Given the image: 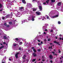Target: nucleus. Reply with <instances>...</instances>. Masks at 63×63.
<instances>
[{
	"label": "nucleus",
	"mask_w": 63,
	"mask_h": 63,
	"mask_svg": "<svg viewBox=\"0 0 63 63\" xmlns=\"http://www.w3.org/2000/svg\"><path fill=\"white\" fill-rule=\"evenodd\" d=\"M10 14H8L5 16V17H6V18H9V17H10Z\"/></svg>",
	"instance_id": "nucleus-6"
},
{
	"label": "nucleus",
	"mask_w": 63,
	"mask_h": 63,
	"mask_svg": "<svg viewBox=\"0 0 63 63\" xmlns=\"http://www.w3.org/2000/svg\"><path fill=\"white\" fill-rule=\"evenodd\" d=\"M51 48V47H49V48Z\"/></svg>",
	"instance_id": "nucleus-64"
},
{
	"label": "nucleus",
	"mask_w": 63,
	"mask_h": 63,
	"mask_svg": "<svg viewBox=\"0 0 63 63\" xmlns=\"http://www.w3.org/2000/svg\"><path fill=\"white\" fill-rule=\"evenodd\" d=\"M3 44H6V43H5V42H4L3 43Z\"/></svg>",
	"instance_id": "nucleus-48"
},
{
	"label": "nucleus",
	"mask_w": 63,
	"mask_h": 63,
	"mask_svg": "<svg viewBox=\"0 0 63 63\" xmlns=\"http://www.w3.org/2000/svg\"><path fill=\"white\" fill-rule=\"evenodd\" d=\"M52 46H51V49H52Z\"/></svg>",
	"instance_id": "nucleus-51"
},
{
	"label": "nucleus",
	"mask_w": 63,
	"mask_h": 63,
	"mask_svg": "<svg viewBox=\"0 0 63 63\" xmlns=\"http://www.w3.org/2000/svg\"><path fill=\"white\" fill-rule=\"evenodd\" d=\"M43 42L42 41L41 42V44H43Z\"/></svg>",
	"instance_id": "nucleus-53"
},
{
	"label": "nucleus",
	"mask_w": 63,
	"mask_h": 63,
	"mask_svg": "<svg viewBox=\"0 0 63 63\" xmlns=\"http://www.w3.org/2000/svg\"><path fill=\"white\" fill-rule=\"evenodd\" d=\"M45 31H47V29H46V30H45Z\"/></svg>",
	"instance_id": "nucleus-45"
},
{
	"label": "nucleus",
	"mask_w": 63,
	"mask_h": 63,
	"mask_svg": "<svg viewBox=\"0 0 63 63\" xmlns=\"http://www.w3.org/2000/svg\"><path fill=\"white\" fill-rule=\"evenodd\" d=\"M32 48L33 49H34V47H32Z\"/></svg>",
	"instance_id": "nucleus-43"
},
{
	"label": "nucleus",
	"mask_w": 63,
	"mask_h": 63,
	"mask_svg": "<svg viewBox=\"0 0 63 63\" xmlns=\"http://www.w3.org/2000/svg\"><path fill=\"white\" fill-rule=\"evenodd\" d=\"M47 41H50V38H49L47 39Z\"/></svg>",
	"instance_id": "nucleus-18"
},
{
	"label": "nucleus",
	"mask_w": 63,
	"mask_h": 63,
	"mask_svg": "<svg viewBox=\"0 0 63 63\" xmlns=\"http://www.w3.org/2000/svg\"><path fill=\"white\" fill-rule=\"evenodd\" d=\"M4 25L5 26H7V23H4Z\"/></svg>",
	"instance_id": "nucleus-27"
},
{
	"label": "nucleus",
	"mask_w": 63,
	"mask_h": 63,
	"mask_svg": "<svg viewBox=\"0 0 63 63\" xmlns=\"http://www.w3.org/2000/svg\"><path fill=\"white\" fill-rule=\"evenodd\" d=\"M2 18L3 19V20H4L5 19V17L4 16H2Z\"/></svg>",
	"instance_id": "nucleus-16"
},
{
	"label": "nucleus",
	"mask_w": 63,
	"mask_h": 63,
	"mask_svg": "<svg viewBox=\"0 0 63 63\" xmlns=\"http://www.w3.org/2000/svg\"><path fill=\"white\" fill-rule=\"evenodd\" d=\"M7 2H11V1H10V0H7Z\"/></svg>",
	"instance_id": "nucleus-33"
},
{
	"label": "nucleus",
	"mask_w": 63,
	"mask_h": 63,
	"mask_svg": "<svg viewBox=\"0 0 63 63\" xmlns=\"http://www.w3.org/2000/svg\"><path fill=\"white\" fill-rule=\"evenodd\" d=\"M40 60H41V59H39L38 60V61H40Z\"/></svg>",
	"instance_id": "nucleus-56"
},
{
	"label": "nucleus",
	"mask_w": 63,
	"mask_h": 63,
	"mask_svg": "<svg viewBox=\"0 0 63 63\" xmlns=\"http://www.w3.org/2000/svg\"><path fill=\"white\" fill-rule=\"evenodd\" d=\"M13 14H12V13H11V16H13Z\"/></svg>",
	"instance_id": "nucleus-36"
},
{
	"label": "nucleus",
	"mask_w": 63,
	"mask_h": 63,
	"mask_svg": "<svg viewBox=\"0 0 63 63\" xmlns=\"http://www.w3.org/2000/svg\"><path fill=\"white\" fill-rule=\"evenodd\" d=\"M36 0H32V2H34V1H36Z\"/></svg>",
	"instance_id": "nucleus-59"
},
{
	"label": "nucleus",
	"mask_w": 63,
	"mask_h": 63,
	"mask_svg": "<svg viewBox=\"0 0 63 63\" xmlns=\"http://www.w3.org/2000/svg\"><path fill=\"white\" fill-rule=\"evenodd\" d=\"M36 59H33L32 60V62H34V61H36Z\"/></svg>",
	"instance_id": "nucleus-17"
},
{
	"label": "nucleus",
	"mask_w": 63,
	"mask_h": 63,
	"mask_svg": "<svg viewBox=\"0 0 63 63\" xmlns=\"http://www.w3.org/2000/svg\"><path fill=\"white\" fill-rule=\"evenodd\" d=\"M33 51L35 52H36V50L35 49H33Z\"/></svg>",
	"instance_id": "nucleus-22"
},
{
	"label": "nucleus",
	"mask_w": 63,
	"mask_h": 63,
	"mask_svg": "<svg viewBox=\"0 0 63 63\" xmlns=\"http://www.w3.org/2000/svg\"><path fill=\"white\" fill-rule=\"evenodd\" d=\"M58 15H57L56 16H55V17H58Z\"/></svg>",
	"instance_id": "nucleus-30"
},
{
	"label": "nucleus",
	"mask_w": 63,
	"mask_h": 63,
	"mask_svg": "<svg viewBox=\"0 0 63 63\" xmlns=\"http://www.w3.org/2000/svg\"><path fill=\"white\" fill-rule=\"evenodd\" d=\"M22 1L23 3L26 4V2H25V0H22Z\"/></svg>",
	"instance_id": "nucleus-10"
},
{
	"label": "nucleus",
	"mask_w": 63,
	"mask_h": 63,
	"mask_svg": "<svg viewBox=\"0 0 63 63\" xmlns=\"http://www.w3.org/2000/svg\"><path fill=\"white\" fill-rule=\"evenodd\" d=\"M47 19H48V18H49V16H47Z\"/></svg>",
	"instance_id": "nucleus-29"
},
{
	"label": "nucleus",
	"mask_w": 63,
	"mask_h": 63,
	"mask_svg": "<svg viewBox=\"0 0 63 63\" xmlns=\"http://www.w3.org/2000/svg\"><path fill=\"white\" fill-rule=\"evenodd\" d=\"M50 62H51V63H52V61H50Z\"/></svg>",
	"instance_id": "nucleus-38"
},
{
	"label": "nucleus",
	"mask_w": 63,
	"mask_h": 63,
	"mask_svg": "<svg viewBox=\"0 0 63 63\" xmlns=\"http://www.w3.org/2000/svg\"><path fill=\"white\" fill-rule=\"evenodd\" d=\"M9 60L10 61H11L12 60V59H9Z\"/></svg>",
	"instance_id": "nucleus-47"
},
{
	"label": "nucleus",
	"mask_w": 63,
	"mask_h": 63,
	"mask_svg": "<svg viewBox=\"0 0 63 63\" xmlns=\"http://www.w3.org/2000/svg\"><path fill=\"white\" fill-rule=\"evenodd\" d=\"M58 24H61V22L60 21H59L58 22Z\"/></svg>",
	"instance_id": "nucleus-21"
},
{
	"label": "nucleus",
	"mask_w": 63,
	"mask_h": 63,
	"mask_svg": "<svg viewBox=\"0 0 63 63\" xmlns=\"http://www.w3.org/2000/svg\"><path fill=\"white\" fill-rule=\"evenodd\" d=\"M39 52H40V51H41V49H38L37 50Z\"/></svg>",
	"instance_id": "nucleus-23"
},
{
	"label": "nucleus",
	"mask_w": 63,
	"mask_h": 63,
	"mask_svg": "<svg viewBox=\"0 0 63 63\" xmlns=\"http://www.w3.org/2000/svg\"><path fill=\"white\" fill-rule=\"evenodd\" d=\"M33 55L34 57H36L37 56V54L35 53L34 52L33 53Z\"/></svg>",
	"instance_id": "nucleus-7"
},
{
	"label": "nucleus",
	"mask_w": 63,
	"mask_h": 63,
	"mask_svg": "<svg viewBox=\"0 0 63 63\" xmlns=\"http://www.w3.org/2000/svg\"><path fill=\"white\" fill-rule=\"evenodd\" d=\"M4 47V46H2L1 47H0V49H2V48H3Z\"/></svg>",
	"instance_id": "nucleus-15"
},
{
	"label": "nucleus",
	"mask_w": 63,
	"mask_h": 63,
	"mask_svg": "<svg viewBox=\"0 0 63 63\" xmlns=\"http://www.w3.org/2000/svg\"><path fill=\"white\" fill-rule=\"evenodd\" d=\"M52 53L53 54V55H55V52H52Z\"/></svg>",
	"instance_id": "nucleus-25"
},
{
	"label": "nucleus",
	"mask_w": 63,
	"mask_h": 63,
	"mask_svg": "<svg viewBox=\"0 0 63 63\" xmlns=\"http://www.w3.org/2000/svg\"><path fill=\"white\" fill-rule=\"evenodd\" d=\"M44 34H45V35H46V33L45 32H44Z\"/></svg>",
	"instance_id": "nucleus-39"
},
{
	"label": "nucleus",
	"mask_w": 63,
	"mask_h": 63,
	"mask_svg": "<svg viewBox=\"0 0 63 63\" xmlns=\"http://www.w3.org/2000/svg\"><path fill=\"white\" fill-rule=\"evenodd\" d=\"M15 40H16V41H18V40H19L18 39V38H16L15 39Z\"/></svg>",
	"instance_id": "nucleus-19"
},
{
	"label": "nucleus",
	"mask_w": 63,
	"mask_h": 63,
	"mask_svg": "<svg viewBox=\"0 0 63 63\" xmlns=\"http://www.w3.org/2000/svg\"><path fill=\"white\" fill-rule=\"evenodd\" d=\"M59 53H61V51H59Z\"/></svg>",
	"instance_id": "nucleus-49"
},
{
	"label": "nucleus",
	"mask_w": 63,
	"mask_h": 63,
	"mask_svg": "<svg viewBox=\"0 0 63 63\" xmlns=\"http://www.w3.org/2000/svg\"><path fill=\"white\" fill-rule=\"evenodd\" d=\"M53 32V30H51V32Z\"/></svg>",
	"instance_id": "nucleus-46"
},
{
	"label": "nucleus",
	"mask_w": 63,
	"mask_h": 63,
	"mask_svg": "<svg viewBox=\"0 0 63 63\" xmlns=\"http://www.w3.org/2000/svg\"><path fill=\"white\" fill-rule=\"evenodd\" d=\"M54 43H55V44H56L58 45L59 46H60V44H59V42H58L57 41H54Z\"/></svg>",
	"instance_id": "nucleus-1"
},
{
	"label": "nucleus",
	"mask_w": 63,
	"mask_h": 63,
	"mask_svg": "<svg viewBox=\"0 0 63 63\" xmlns=\"http://www.w3.org/2000/svg\"><path fill=\"white\" fill-rule=\"evenodd\" d=\"M19 49V50H21V48L20 47Z\"/></svg>",
	"instance_id": "nucleus-44"
},
{
	"label": "nucleus",
	"mask_w": 63,
	"mask_h": 63,
	"mask_svg": "<svg viewBox=\"0 0 63 63\" xmlns=\"http://www.w3.org/2000/svg\"><path fill=\"white\" fill-rule=\"evenodd\" d=\"M57 38H58L57 37H56V39H57Z\"/></svg>",
	"instance_id": "nucleus-60"
},
{
	"label": "nucleus",
	"mask_w": 63,
	"mask_h": 63,
	"mask_svg": "<svg viewBox=\"0 0 63 63\" xmlns=\"http://www.w3.org/2000/svg\"><path fill=\"white\" fill-rule=\"evenodd\" d=\"M36 13L37 14V15H38L39 16L41 15V13L40 12H36Z\"/></svg>",
	"instance_id": "nucleus-9"
},
{
	"label": "nucleus",
	"mask_w": 63,
	"mask_h": 63,
	"mask_svg": "<svg viewBox=\"0 0 63 63\" xmlns=\"http://www.w3.org/2000/svg\"><path fill=\"white\" fill-rule=\"evenodd\" d=\"M22 44V42H20L19 43L20 44Z\"/></svg>",
	"instance_id": "nucleus-32"
},
{
	"label": "nucleus",
	"mask_w": 63,
	"mask_h": 63,
	"mask_svg": "<svg viewBox=\"0 0 63 63\" xmlns=\"http://www.w3.org/2000/svg\"><path fill=\"white\" fill-rule=\"evenodd\" d=\"M24 57H26V56L25 55H24L23 56Z\"/></svg>",
	"instance_id": "nucleus-42"
},
{
	"label": "nucleus",
	"mask_w": 63,
	"mask_h": 63,
	"mask_svg": "<svg viewBox=\"0 0 63 63\" xmlns=\"http://www.w3.org/2000/svg\"><path fill=\"white\" fill-rule=\"evenodd\" d=\"M9 26H10L9 25H6L7 27H9Z\"/></svg>",
	"instance_id": "nucleus-24"
},
{
	"label": "nucleus",
	"mask_w": 63,
	"mask_h": 63,
	"mask_svg": "<svg viewBox=\"0 0 63 63\" xmlns=\"http://www.w3.org/2000/svg\"><path fill=\"white\" fill-rule=\"evenodd\" d=\"M19 54V53H17L15 54V57H16V58H18V54Z\"/></svg>",
	"instance_id": "nucleus-2"
},
{
	"label": "nucleus",
	"mask_w": 63,
	"mask_h": 63,
	"mask_svg": "<svg viewBox=\"0 0 63 63\" xmlns=\"http://www.w3.org/2000/svg\"><path fill=\"white\" fill-rule=\"evenodd\" d=\"M50 45H52V43H49Z\"/></svg>",
	"instance_id": "nucleus-37"
},
{
	"label": "nucleus",
	"mask_w": 63,
	"mask_h": 63,
	"mask_svg": "<svg viewBox=\"0 0 63 63\" xmlns=\"http://www.w3.org/2000/svg\"><path fill=\"white\" fill-rule=\"evenodd\" d=\"M23 59H25V58L24 57H23Z\"/></svg>",
	"instance_id": "nucleus-35"
},
{
	"label": "nucleus",
	"mask_w": 63,
	"mask_h": 63,
	"mask_svg": "<svg viewBox=\"0 0 63 63\" xmlns=\"http://www.w3.org/2000/svg\"><path fill=\"white\" fill-rule=\"evenodd\" d=\"M50 0H47L46 1V3H47V4H48L49 1Z\"/></svg>",
	"instance_id": "nucleus-13"
},
{
	"label": "nucleus",
	"mask_w": 63,
	"mask_h": 63,
	"mask_svg": "<svg viewBox=\"0 0 63 63\" xmlns=\"http://www.w3.org/2000/svg\"><path fill=\"white\" fill-rule=\"evenodd\" d=\"M23 7H21L19 8V10H20V11H21V12H22V10H23Z\"/></svg>",
	"instance_id": "nucleus-4"
},
{
	"label": "nucleus",
	"mask_w": 63,
	"mask_h": 63,
	"mask_svg": "<svg viewBox=\"0 0 63 63\" xmlns=\"http://www.w3.org/2000/svg\"><path fill=\"white\" fill-rule=\"evenodd\" d=\"M3 39H7V37H6V36H4L3 37Z\"/></svg>",
	"instance_id": "nucleus-12"
},
{
	"label": "nucleus",
	"mask_w": 63,
	"mask_h": 63,
	"mask_svg": "<svg viewBox=\"0 0 63 63\" xmlns=\"http://www.w3.org/2000/svg\"><path fill=\"white\" fill-rule=\"evenodd\" d=\"M59 36H60V37H61L62 36V35L61 34H60L59 35Z\"/></svg>",
	"instance_id": "nucleus-41"
},
{
	"label": "nucleus",
	"mask_w": 63,
	"mask_h": 63,
	"mask_svg": "<svg viewBox=\"0 0 63 63\" xmlns=\"http://www.w3.org/2000/svg\"><path fill=\"white\" fill-rule=\"evenodd\" d=\"M44 57L43 56H42V58H43L42 59H44V58H44Z\"/></svg>",
	"instance_id": "nucleus-52"
},
{
	"label": "nucleus",
	"mask_w": 63,
	"mask_h": 63,
	"mask_svg": "<svg viewBox=\"0 0 63 63\" xmlns=\"http://www.w3.org/2000/svg\"><path fill=\"white\" fill-rule=\"evenodd\" d=\"M41 43H38V46H41Z\"/></svg>",
	"instance_id": "nucleus-20"
},
{
	"label": "nucleus",
	"mask_w": 63,
	"mask_h": 63,
	"mask_svg": "<svg viewBox=\"0 0 63 63\" xmlns=\"http://www.w3.org/2000/svg\"><path fill=\"white\" fill-rule=\"evenodd\" d=\"M9 23L10 24H12V23L11 22H9Z\"/></svg>",
	"instance_id": "nucleus-28"
},
{
	"label": "nucleus",
	"mask_w": 63,
	"mask_h": 63,
	"mask_svg": "<svg viewBox=\"0 0 63 63\" xmlns=\"http://www.w3.org/2000/svg\"><path fill=\"white\" fill-rule=\"evenodd\" d=\"M6 46H8V44H6Z\"/></svg>",
	"instance_id": "nucleus-63"
},
{
	"label": "nucleus",
	"mask_w": 63,
	"mask_h": 63,
	"mask_svg": "<svg viewBox=\"0 0 63 63\" xmlns=\"http://www.w3.org/2000/svg\"><path fill=\"white\" fill-rule=\"evenodd\" d=\"M57 4V5L58 6H61V2H60L58 3Z\"/></svg>",
	"instance_id": "nucleus-8"
},
{
	"label": "nucleus",
	"mask_w": 63,
	"mask_h": 63,
	"mask_svg": "<svg viewBox=\"0 0 63 63\" xmlns=\"http://www.w3.org/2000/svg\"><path fill=\"white\" fill-rule=\"evenodd\" d=\"M35 17V16H32V21H34L35 20V19H34V18Z\"/></svg>",
	"instance_id": "nucleus-3"
},
{
	"label": "nucleus",
	"mask_w": 63,
	"mask_h": 63,
	"mask_svg": "<svg viewBox=\"0 0 63 63\" xmlns=\"http://www.w3.org/2000/svg\"><path fill=\"white\" fill-rule=\"evenodd\" d=\"M16 44H15L14 45V46H15V47H16Z\"/></svg>",
	"instance_id": "nucleus-34"
},
{
	"label": "nucleus",
	"mask_w": 63,
	"mask_h": 63,
	"mask_svg": "<svg viewBox=\"0 0 63 63\" xmlns=\"http://www.w3.org/2000/svg\"><path fill=\"white\" fill-rule=\"evenodd\" d=\"M55 17V16H53L52 18H54V17Z\"/></svg>",
	"instance_id": "nucleus-57"
},
{
	"label": "nucleus",
	"mask_w": 63,
	"mask_h": 63,
	"mask_svg": "<svg viewBox=\"0 0 63 63\" xmlns=\"http://www.w3.org/2000/svg\"><path fill=\"white\" fill-rule=\"evenodd\" d=\"M62 38H60V40H61Z\"/></svg>",
	"instance_id": "nucleus-54"
},
{
	"label": "nucleus",
	"mask_w": 63,
	"mask_h": 63,
	"mask_svg": "<svg viewBox=\"0 0 63 63\" xmlns=\"http://www.w3.org/2000/svg\"><path fill=\"white\" fill-rule=\"evenodd\" d=\"M51 1L52 3H54V2H55V0H51Z\"/></svg>",
	"instance_id": "nucleus-14"
},
{
	"label": "nucleus",
	"mask_w": 63,
	"mask_h": 63,
	"mask_svg": "<svg viewBox=\"0 0 63 63\" xmlns=\"http://www.w3.org/2000/svg\"><path fill=\"white\" fill-rule=\"evenodd\" d=\"M42 61H45V59H44V60H42Z\"/></svg>",
	"instance_id": "nucleus-55"
},
{
	"label": "nucleus",
	"mask_w": 63,
	"mask_h": 63,
	"mask_svg": "<svg viewBox=\"0 0 63 63\" xmlns=\"http://www.w3.org/2000/svg\"><path fill=\"white\" fill-rule=\"evenodd\" d=\"M3 11V10H2V9H1V10H0V11Z\"/></svg>",
	"instance_id": "nucleus-58"
},
{
	"label": "nucleus",
	"mask_w": 63,
	"mask_h": 63,
	"mask_svg": "<svg viewBox=\"0 0 63 63\" xmlns=\"http://www.w3.org/2000/svg\"><path fill=\"white\" fill-rule=\"evenodd\" d=\"M49 57L50 59H52V56L51 55H50L49 56Z\"/></svg>",
	"instance_id": "nucleus-11"
},
{
	"label": "nucleus",
	"mask_w": 63,
	"mask_h": 63,
	"mask_svg": "<svg viewBox=\"0 0 63 63\" xmlns=\"http://www.w3.org/2000/svg\"><path fill=\"white\" fill-rule=\"evenodd\" d=\"M62 40H63V38H62Z\"/></svg>",
	"instance_id": "nucleus-62"
},
{
	"label": "nucleus",
	"mask_w": 63,
	"mask_h": 63,
	"mask_svg": "<svg viewBox=\"0 0 63 63\" xmlns=\"http://www.w3.org/2000/svg\"><path fill=\"white\" fill-rule=\"evenodd\" d=\"M43 4H46V2H44L43 3Z\"/></svg>",
	"instance_id": "nucleus-50"
},
{
	"label": "nucleus",
	"mask_w": 63,
	"mask_h": 63,
	"mask_svg": "<svg viewBox=\"0 0 63 63\" xmlns=\"http://www.w3.org/2000/svg\"><path fill=\"white\" fill-rule=\"evenodd\" d=\"M39 7V9L40 10V11H42L43 9V8H42V6H38Z\"/></svg>",
	"instance_id": "nucleus-5"
},
{
	"label": "nucleus",
	"mask_w": 63,
	"mask_h": 63,
	"mask_svg": "<svg viewBox=\"0 0 63 63\" xmlns=\"http://www.w3.org/2000/svg\"><path fill=\"white\" fill-rule=\"evenodd\" d=\"M38 42H40V40H38Z\"/></svg>",
	"instance_id": "nucleus-40"
},
{
	"label": "nucleus",
	"mask_w": 63,
	"mask_h": 63,
	"mask_svg": "<svg viewBox=\"0 0 63 63\" xmlns=\"http://www.w3.org/2000/svg\"><path fill=\"white\" fill-rule=\"evenodd\" d=\"M35 11H36V9H33V12H35Z\"/></svg>",
	"instance_id": "nucleus-31"
},
{
	"label": "nucleus",
	"mask_w": 63,
	"mask_h": 63,
	"mask_svg": "<svg viewBox=\"0 0 63 63\" xmlns=\"http://www.w3.org/2000/svg\"><path fill=\"white\" fill-rule=\"evenodd\" d=\"M55 55H56V56H57V54H55Z\"/></svg>",
	"instance_id": "nucleus-61"
},
{
	"label": "nucleus",
	"mask_w": 63,
	"mask_h": 63,
	"mask_svg": "<svg viewBox=\"0 0 63 63\" xmlns=\"http://www.w3.org/2000/svg\"><path fill=\"white\" fill-rule=\"evenodd\" d=\"M44 41H45V43H46V41H47V40L46 39H45L44 40Z\"/></svg>",
	"instance_id": "nucleus-26"
}]
</instances>
